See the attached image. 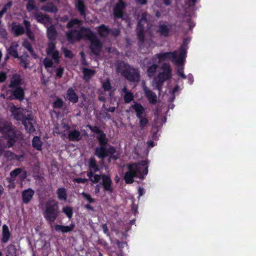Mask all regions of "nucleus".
Segmentation results:
<instances>
[{"mask_svg": "<svg viewBox=\"0 0 256 256\" xmlns=\"http://www.w3.org/2000/svg\"><path fill=\"white\" fill-rule=\"evenodd\" d=\"M66 34L67 40L70 43H74L76 40H80L82 38L89 40L90 42V48L94 54H98L102 50V44L100 40L88 27L82 26L79 30L72 28L66 32Z\"/></svg>", "mask_w": 256, "mask_h": 256, "instance_id": "nucleus-1", "label": "nucleus"}, {"mask_svg": "<svg viewBox=\"0 0 256 256\" xmlns=\"http://www.w3.org/2000/svg\"><path fill=\"white\" fill-rule=\"evenodd\" d=\"M148 161L141 160L138 162L130 163L127 164L128 170L124 176L126 184H131L134 182V178L144 180L148 172Z\"/></svg>", "mask_w": 256, "mask_h": 256, "instance_id": "nucleus-2", "label": "nucleus"}, {"mask_svg": "<svg viewBox=\"0 0 256 256\" xmlns=\"http://www.w3.org/2000/svg\"><path fill=\"white\" fill-rule=\"evenodd\" d=\"M0 133L7 140L8 148L12 147L18 140L17 131L12 123L4 118H0Z\"/></svg>", "mask_w": 256, "mask_h": 256, "instance_id": "nucleus-3", "label": "nucleus"}, {"mask_svg": "<svg viewBox=\"0 0 256 256\" xmlns=\"http://www.w3.org/2000/svg\"><path fill=\"white\" fill-rule=\"evenodd\" d=\"M96 138L100 146L98 147H96L94 150V154L96 156L100 158L104 159L108 156L110 154H116V150L113 146H109L108 148H106L108 140L106 138V133L103 132L102 134L98 136Z\"/></svg>", "mask_w": 256, "mask_h": 256, "instance_id": "nucleus-4", "label": "nucleus"}, {"mask_svg": "<svg viewBox=\"0 0 256 256\" xmlns=\"http://www.w3.org/2000/svg\"><path fill=\"white\" fill-rule=\"evenodd\" d=\"M162 72L154 77L153 80V86L155 90H158L160 92L164 82L172 77V68L170 65L162 64Z\"/></svg>", "mask_w": 256, "mask_h": 256, "instance_id": "nucleus-5", "label": "nucleus"}, {"mask_svg": "<svg viewBox=\"0 0 256 256\" xmlns=\"http://www.w3.org/2000/svg\"><path fill=\"white\" fill-rule=\"evenodd\" d=\"M59 214L58 204L54 200H50L45 203V210L43 216L48 224H52Z\"/></svg>", "mask_w": 256, "mask_h": 256, "instance_id": "nucleus-6", "label": "nucleus"}, {"mask_svg": "<svg viewBox=\"0 0 256 256\" xmlns=\"http://www.w3.org/2000/svg\"><path fill=\"white\" fill-rule=\"evenodd\" d=\"M117 72L126 79L132 82H138L140 78V74L138 69L130 68V65L118 64Z\"/></svg>", "mask_w": 256, "mask_h": 256, "instance_id": "nucleus-7", "label": "nucleus"}, {"mask_svg": "<svg viewBox=\"0 0 256 256\" xmlns=\"http://www.w3.org/2000/svg\"><path fill=\"white\" fill-rule=\"evenodd\" d=\"M89 170L86 172V176L89 180L94 184H98L102 178V175L95 174L96 172L100 171L99 166L94 156H91L89 158L88 163Z\"/></svg>", "mask_w": 256, "mask_h": 256, "instance_id": "nucleus-8", "label": "nucleus"}, {"mask_svg": "<svg viewBox=\"0 0 256 256\" xmlns=\"http://www.w3.org/2000/svg\"><path fill=\"white\" fill-rule=\"evenodd\" d=\"M176 52H164V53L156 54L152 57V62L148 64H160L166 60H171L176 64Z\"/></svg>", "mask_w": 256, "mask_h": 256, "instance_id": "nucleus-9", "label": "nucleus"}, {"mask_svg": "<svg viewBox=\"0 0 256 256\" xmlns=\"http://www.w3.org/2000/svg\"><path fill=\"white\" fill-rule=\"evenodd\" d=\"M148 16V14L147 12H143L141 14V18L139 20L138 22L136 25V36L139 42L140 43H144L145 38V32H144V24L148 22V20L147 19V17Z\"/></svg>", "mask_w": 256, "mask_h": 256, "instance_id": "nucleus-10", "label": "nucleus"}, {"mask_svg": "<svg viewBox=\"0 0 256 256\" xmlns=\"http://www.w3.org/2000/svg\"><path fill=\"white\" fill-rule=\"evenodd\" d=\"M188 42L189 40H188V38H185L178 50H175V52H176V64H182L185 62L187 56V49Z\"/></svg>", "mask_w": 256, "mask_h": 256, "instance_id": "nucleus-11", "label": "nucleus"}, {"mask_svg": "<svg viewBox=\"0 0 256 256\" xmlns=\"http://www.w3.org/2000/svg\"><path fill=\"white\" fill-rule=\"evenodd\" d=\"M6 94L9 100H18L22 102L24 98L25 92L24 88L19 86L14 90H7Z\"/></svg>", "mask_w": 256, "mask_h": 256, "instance_id": "nucleus-12", "label": "nucleus"}, {"mask_svg": "<svg viewBox=\"0 0 256 256\" xmlns=\"http://www.w3.org/2000/svg\"><path fill=\"white\" fill-rule=\"evenodd\" d=\"M35 122L36 120L34 119V116L32 111L26 110L24 126L27 132L28 133H32V132L36 131V130L34 125Z\"/></svg>", "mask_w": 256, "mask_h": 256, "instance_id": "nucleus-13", "label": "nucleus"}, {"mask_svg": "<svg viewBox=\"0 0 256 256\" xmlns=\"http://www.w3.org/2000/svg\"><path fill=\"white\" fill-rule=\"evenodd\" d=\"M10 112L13 118L16 120H20L23 125H24V120L26 114V109L18 108L16 106H13L10 108Z\"/></svg>", "mask_w": 256, "mask_h": 256, "instance_id": "nucleus-14", "label": "nucleus"}, {"mask_svg": "<svg viewBox=\"0 0 256 256\" xmlns=\"http://www.w3.org/2000/svg\"><path fill=\"white\" fill-rule=\"evenodd\" d=\"M126 8V4L123 0H118L113 9L115 18H123L124 11Z\"/></svg>", "mask_w": 256, "mask_h": 256, "instance_id": "nucleus-15", "label": "nucleus"}, {"mask_svg": "<svg viewBox=\"0 0 256 256\" xmlns=\"http://www.w3.org/2000/svg\"><path fill=\"white\" fill-rule=\"evenodd\" d=\"M130 109H133L134 110L136 117L140 120L142 116H146L145 108L140 102H134L133 104L130 106Z\"/></svg>", "mask_w": 256, "mask_h": 256, "instance_id": "nucleus-16", "label": "nucleus"}, {"mask_svg": "<svg viewBox=\"0 0 256 256\" xmlns=\"http://www.w3.org/2000/svg\"><path fill=\"white\" fill-rule=\"evenodd\" d=\"M101 179L102 180L101 184L102 185L104 190L106 192L112 193L113 192L112 181L110 176L106 175V174H102Z\"/></svg>", "mask_w": 256, "mask_h": 256, "instance_id": "nucleus-17", "label": "nucleus"}, {"mask_svg": "<svg viewBox=\"0 0 256 256\" xmlns=\"http://www.w3.org/2000/svg\"><path fill=\"white\" fill-rule=\"evenodd\" d=\"M35 192L32 188H28L22 192V202L28 204L32 200Z\"/></svg>", "mask_w": 256, "mask_h": 256, "instance_id": "nucleus-18", "label": "nucleus"}, {"mask_svg": "<svg viewBox=\"0 0 256 256\" xmlns=\"http://www.w3.org/2000/svg\"><path fill=\"white\" fill-rule=\"evenodd\" d=\"M143 90L145 96L147 98L148 102L152 104H156L157 102V96L154 92L149 90L148 87L144 86Z\"/></svg>", "mask_w": 256, "mask_h": 256, "instance_id": "nucleus-19", "label": "nucleus"}, {"mask_svg": "<svg viewBox=\"0 0 256 256\" xmlns=\"http://www.w3.org/2000/svg\"><path fill=\"white\" fill-rule=\"evenodd\" d=\"M22 78L20 74H14L10 78V81L8 84L10 89H14L18 86H21L22 84Z\"/></svg>", "mask_w": 256, "mask_h": 256, "instance_id": "nucleus-20", "label": "nucleus"}, {"mask_svg": "<svg viewBox=\"0 0 256 256\" xmlns=\"http://www.w3.org/2000/svg\"><path fill=\"white\" fill-rule=\"evenodd\" d=\"M12 32L16 36H20L25 33V29L22 25L16 22H12Z\"/></svg>", "mask_w": 256, "mask_h": 256, "instance_id": "nucleus-21", "label": "nucleus"}, {"mask_svg": "<svg viewBox=\"0 0 256 256\" xmlns=\"http://www.w3.org/2000/svg\"><path fill=\"white\" fill-rule=\"evenodd\" d=\"M171 26L172 24H168V25L166 24H160L158 26L157 32L160 36L168 38V36H170Z\"/></svg>", "mask_w": 256, "mask_h": 256, "instance_id": "nucleus-22", "label": "nucleus"}, {"mask_svg": "<svg viewBox=\"0 0 256 256\" xmlns=\"http://www.w3.org/2000/svg\"><path fill=\"white\" fill-rule=\"evenodd\" d=\"M34 18L40 24H46L52 22V20L48 14H42V12H36Z\"/></svg>", "mask_w": 256, "mask_h": 256, "instance_id": "nucleus-23", "label": "nucleus"}, {"mask_svg": "<svg viewBox=\"0 0 256 256\" xmlns=\"http://www.w3.org/2000/svg\"><path fill=\"white\" fill-rule=\"evenodd\" d=\"M66 97L70 102L76 103L78 101V96L72 87H70L67 90Z\"/></svg>", "mask_w": 256, "mask_h": 256, "instance_id": "nucleus-24", "label": "nucleus"}, {"mask_svg": "<svg viewBox=\"0 0 256 256\" xmlns=\"http://www.w3.org/2000/svg\"><path fill=\"white\" fill-rule=\"evenodd\" d=\"M46 36L49 41H55L58 36V32L54 25L51 24L47 28Z\"/></svg>", "mask_w": 256, "mask_h": 256, "instance_id": "nucleus-25", "label": "nucleus"}, {"mask_svg": "<svg viewBox=\"0 0 256 256\" xmlns=\"http://www.w3.org/2000/svg\"><path fill=\"white\" fill-rule=\"evenodd\" d=\"M22 171V168H18L10 171V176L6 178V180L9 184H15L16 178L18 174H20Z\"/></svg>", "mask_w": 256, "mask_h": 256, "instance_id": "nucleus-26", "label": "nucleus"}, {"mask_svg": "<svg viewBox=\"0 0 256 256\" xmlns=\"http://www.w3.org/2000/svg\"><path fill=\"white\" fill-rule=\"evenodd\" d=\"M74 6L80 12V14L84 17H86V9L84 0H76Z\"/></svg>", "mask_w": 256, "mask_h": 256, "instance_id": "nucleus-27", "label": "nucleus"}, {"mask_svg": "<svg viewBox=\"0 0 256 256\" xmlns=\"http://www.w3.org/2000/svg\"><path fill=\"white\" fill-rule=\"evenodd\" d=\"M75 224L72 223L68 226H64V225L56 224L54 229L57 232H62V233H67V232H72L74 228Z\"/></svg>", "mask_w": 256, "mask_h": 256, "instance_id": "nucleus-28", "label": "nucleus"}, {"mask_svg": "<svg viewBox=\"0 0 256 256\" xmlns=\"http://www.w3.org/2000/svg\"><path fill=\"white\" fill-rule=\"evenodd\" d=\"M24 24L25 26V32L28 37L32 40H35V36L31 30V25L28 20H24Z\"/></svg>", "mask_w": 256, "mask_h": 256, "instance_id": "nucleus-29", "label": "nucleus"}, {"mask_svg": "<svg viewBox=\"0 0 256 256\" xmlns=\"http://www.w3.org/2000/svg\"><path fill=\"white\" fill-rule=\"evenodd\" d=\"M111 32V30L105 24L100 25L98 28V32L102 38H106Z\"/></svg>", "mask_w": 256, "mask_h": 256, "instance_id": "nucleus-30", "label": "nucleus"}, {"mask_svg": "<svg viewBox=\"0 0 256 256\" xmlns=\"http://www.w3.org/2000/svg\"><path fill=\"white\" fill-rule=\"evenodd\" d=\"M68 138L70 141H80L82 138L80 132L78 130H71L68 132Z\"/></svg>", "mask_w": 256, "mask_h": 256, "instance_id": "nucleus-31", "label": "nucleus"}, {"mask_svg": "<svg viewBox=\"0 0 256 256\" xmlns=\"http://www.w3.org/2000/svg\"><path fill=\"white\" fill-rule=\"evenodd\" d=\"M11 236V233L6 224H4L2 226V242L3 243H6L9 240Z\"/></svg>", "mask_w": 256, "mask_h": 256, "instance_id": "nucleus-32", "label": "nucleus"}, {"mask_svg": "<svg viewBox=\"0 0 256 256\" xmlns=\"http://www.w3.org/2000/svg\"><path fill=\"white\" fill-rule=\"evenodd\" d=\"M82 72L84 74L83 79L85 81H89L96 72L94 70L89 69V68H82Z\"/></svg>", "mask_w": 256, "mask_h": 256, "instance_id": "nucleus-33", "label": "nucleus"}, {"mask_svg": "<svg viewBox=\"0 0 256 256\" xmlns=\"http://www.w3.org/2000/svg\"><path fill=\"white\" fill-rule=\"evenodd\" d=\"M42 10L48 12L56 13L58 12L56 6L53 2L46 3V4L42 6Z\"/></svg>", "mask_w": 256, "mask_h": 256, "instance_id": "nucleus-34", "label": "nucleus"}, {"mask_svg": "<svg viewBox=\"0 0 256 256\" xmlns=\"http://www.w3.org/2000/svg\"><path fill=\"white\" fill-rule=\"evenodd\" d=\"M56 194L58 200H64V201L66 200L68 194L66 189L64 187L58 188L56 190Z\"/></svg>", "mask_w": 256, "mask_h": 256, "instance_id": "nucleus-35", "label": "nucleus"}, {"mask_svg": "<svg viewBox=\"0 0 256 256\" xmlns=\"http://www.w3.org/2000/svg\"><path fill=\"white\" fill-rule=\"evenodd\" d=\"M42 142L38 136H34L32 140V146L38 150H41Z\"/></svg>", "mask_w": 256, "mask_h": 256, "instance_id": "nucleus-36", "label": "nucleus"}, {"mask_svg": "<svg viewBox=\"0 0 256 256\" xmlns=\"http://www.w3.org/2000/svg\"><path fill=\"white\" fill-rule=\"evenodd\" d=\"M65 105L63 100L60 98H56L54 101L52 103V106L54 109H62Z\"/></svg>", "mask_w": 256, "mask_h": 256, "instance_id": "nucleus-37", "label": "nucleus"}, {"mask_svg": "<svg viewBox=\"0 0 256 256\" xmlns=\"http://www.w3.org/2000/svg\"><path fill=\"white\" fill-rule=\"evenodd\" d=\"M18 45H14V44H12L10 46L7 50V54L12 56L14 58H18V52L16 48Z\"/></svg>", "mask_w": 256, "mask_h": 256, "instance_id": "nucleus-38", "label": "nucleus"}, {"mask_svg": "<svg viewBox=\"0 0 256 256\" xmlns=\"http://www.w3.org/2000/svg\"><path fill=\"white\" fill-rule=\"evenodd\" d=\"M82 24V20H80L78 18H72L69 20L66 25L67 28H72L75 25L80 26Z\"/></svg>", "mask_w": 256, "mask_h": 256, "instance_id": "nucleus-39", "label": "nucleus"}, {"mask_svg": "<svg viewBox=\"0 0 256 256\" xmlns=\"http://www.w3.org/2000/svg\"><path fill=\"white\" fill-rule=\"evenodd\" d=\"M134 94L132 92L128 90L126 94L124 96V103H130L134 100Z\"/></svg>", "mask_w": 256, "mask_h": 256, "instance_id": "nucleus-40", "label": "nucleus"}, {"mask_svg": "<svg viewBox=\"0 0 256 256\" xmlns=\"http://www.w3.org/2000/svg\"><path fill=\"white\" fill-rule=\"evenodd\" d=\"M22 46H24V48H26L27 50L32 55V54H34V48H32V44L30 42H29L28 40H24L22 44Z\"/></svg>", "mask_w": 256, "mask_h": 256, "instance_id": "nucleus-41", "label": "nucleus"}, {"mask_svg": "<svg viewBox=\"0 0 256 256\" xmlns=\"http://www.w3.org/2000/svg\"><path fill=\"white\" fill-rule=\"evenodd\" d=\"M62 212L65 214L68 218H71L73 216V208L70 206H66L62 208Z\"/></svg>", "mask_w": 256, "mask_h": 256, "instance_id": "nucleus-42", "label": "nucleus"}, {"mask_svg": "<svg viewBox=\"0 0 256 256\" xmlns=\"http://www.w3.org/2000/svg\"><path fill=\"white\" fill-rule=\"evenodd\" d=\"M149 123V120L146 118V116H142L139 122V126L141 130H143L144 127L146 126Z\"/></svg>", "mask_w": 256, "mask_h": 256, "instance_id": "nucleus-43", "label": "nucleus"}, {"mask_svg": "<svg viewBox=\"0 0 256 256\" xmlns=\"http://www.w3.org/2000/svg\"><path fill=\"white\" fill-rule=\"evenodd\" d=\"M158 67V64H152L148 66V76H154Z\"/></svg>", "mask_w": 256, "mask_h": 256, "instance_id": "nucleus-44", "label": "nucleus"}, {"mask_svg": "<svg viewBox=\"0 0 256 256\" xmlns=\"http://www.w3.org/2000/svg\"><path fill=\"white\" fill-rule=\"evenodd\" d=\"M87 126L92 132L94 133L98 134H102L104 133V131L102 130H100V128L98 126H92L91 124H88Z\"/></svg>", "mask_w": 256, "mask_h": 256, "instance_id": "nucleus-45", "label": "nucleus"}, {"mask_svg": "<svg viewBox=\"0 0 256 256\" xmlns=\"http://www.w3.org/2000/svg\"><path fill=\"white\" fill-rule=\"evenodd\" d=\"M55 49L56 44L54 42V41H50V42H48V46L47 50L48 54L52 55Z\"/></svg>", "mask_w": 256, "mask_h": 256, "instance_id": "nucleus-46", "label": "nucleus"}, {"mask_svg": "<svg viewBox=\"0 0 256 256\" xmlns=\"http://www.w3.org/2000/svg\"><path fill=\"white\" fill-rule=\"evenodd\" d=\"M27 10L30 12L36 9L35 6V1L34 0H28V2L26 5Z\"/></svg>", "mask_w": 256, "mask_h": 256, "instance_id": "nucleus-47", "label": "nucleus"}, {"mask_svg": "<svg viewBox=\"0 0 256 256\" xmlns=\"http://www.w3.org/2000/svg\"><path fill=\"white\" fill-rule=\"evenodd\" d=\"M102 86L105 92H108L112 89L110 82L108 78L105 82H103Z\"/></svg>", "mask_w": 256, "mask_h": 256, "instance_id": "nucleus-48", "label": "nucleus"}, {"mask_svg": "<svg viewBox=\"0 0 256 256\" xmlns=\"http://www.w3.org/2000/svg\"><path fill=\"white\" fill-rule=\"evenodd\" d=\"M7 250L8 253L10 254V255H14V254H16V246L10 244L8 246Z\"/></svg>", "mask_w": 256, "mask_h": 256, "instance_id": "nucleus-49", "label": "nucleus"}, {"mask_svg": "<svg viewBox=\"0 0 256 256\" xmlns=\"http://www.w3.org/2000/svg\"><path fill=\"white\" fill-rule=\"evenodd\" d=\"M52 58L54 60L56 63H58L60 60V55L58 50H54V52L51 55Z\"/></svg>", "mask_w": 256, "mask_h": 256, "instance_id": "nucleus-50", "label": "nucleus"}, {"mask_svg": "<svg viewBox=\"0 0 256 256\" xmlns=\"http://www.w3.org/2000/svg\"><path fill=\"white\" fill-rule=\"evenodd\" d=\"M82 196L88 202L94 203L95 202V200L94 199L90 194H86V193H82Z\"/></svg>", "mask_w": 256, "mask_h": 256, "instance_id": "nucleus-51", "label": "nucleus"}, {"mask_svg": "<svg viewBox=\"0 0 256 256\" xmlns=\"http://www.w3.org/2000/svg\"><path fill=\"white\" fill-rule=\"evenodd\" d=\"M178 74L182 78V79H186V76L184 72V65H180L178 70Z\"/></svg>", "mask_w": 256, "mask_h": 256, "instance_id": "nucleus-52", "label": "nucleus"}, {"mask_svg": "<svg viewBox=\"0 0 256 256\" xmlns=\"http://www.w3.org/2000/svg\"><path fill=\"white\" fill-rule=\"evenodd\" d=\"M12 4V1H9L7 3H6V4L4 5V7L2 8L3 14H4L5 12H6L8 10L10 9V8H11Z\"/></svg>", "mask_w": 256, "mask_h": 256, "instance_id": "nucleus-53", "label": "nucleus"}, {"mask_svg": "<svg viewBox=\"0 0 256 256\" xmlns=\"http://www.w3.org/2000/svg\"><path fill=\"white\" fill-rule=\"evenodd\" d=\"M63 53L65 57L72 58L73 56V54L72 50H69V49L66 48H65L63 49Z\"/></svg>", "mask_w": 256, "mask_h": 256, "instance_id": "nucleus-54", "label": "nucleus"}, {"mask_svg": "<svg viewBox=\"0 0 256 256\" xmlns=\"http://www.w3.org/2000/svg\"><path fill=\"white\" fill-rule=\"evenodd\" d=\"M0 36L2 38H6L8 36V32L6 28L1 26L0 25Z\"/></svg>", "mask_w": 256, "mask_h": 256, "instance_id": "nucleus-55", "label": "nucleus"}, {"mask_svg": "<svg viewBox=\"0 0 256 256\" xmlns=\"http://www.w3.org/2000/svg\"><path fill=\"white\" fill-rule=\"evenodd\" d=\"M102 228L104 232L107 236H110V233L109 232L108 228V225L106 224H102Z\"/></svg>", "mask_w": 256, "mask_h": 256, "instance_id": "nucleus-56", "label": "nucleus"}, {"mask_svg": "<svg viewBox=\"0 0 256 256\" xmlns=\"http://www.w3.org/2000/svg\"><path fill=\"white\" fill-rule=\"evenodd\" d=\"M64 69L63 68H58L56 70V76L57 78H62L64 74Z\"/></svg>", "mask_w": 256, "mask_h": 256, "instance_id": "nucleus-57", "label": "nucleus"}, {"mask_svg": "<svg viewBox=\"0 0 256 256\" xmlns=\"http://www.w3.org/2000/svg\"><path fill=\"white\" fill-rule=\"evenodd\" d=\"M88 181L87 178H76L74 179V182L78 184H86Z\"/></svg>", "mask_w": 256, "mask_h": 256, "instance_id": "nucleus-58", "label": "nucleus"}, {"mask_svg": "<svg viewBox=\"0 0 256 256\" xmlns=\"http://www.w3.org/2000/svg\"><path fill=\"white\" fill-rule=\"evenodd\" d=\"M14 154L12 153L10 150H6L4 152V156L7 158H13Z\"/></svg>", "mask_w": 256, "mask_h": 256, "instance_id": "nucleus-59", "label": "nucleus"}, {"mask_svg": "<svg viewBox=\"0 0 256 256\" xmlns=\"http://www.w3.org/2000/svg\"><path fill=\"white\" fill-rule=\"evenodd\" d=\"M7 78L6 73L4 72H0V82H3L6 81Z\"/></svg>", "mask_w": 256, "mask_h": 256, "instance_id": "nucleus-60", "label": "nucleus"}, {"mask_svg": "<svg viewBox=\"0 0 256 256\" xmlns=\"http://www.w3.org/2000/svg\"><path fill=\"white\" fill-rule=\"evenodd\" d=\"M196 3V0H187L186 4L188 6H194Z\"/></svg>", "mask_w": 256, "mask_h": 256, "instance_id": "nucleus-61", "label": "nucleus"}, {"mask_svg": "<svg viewBox=\"0 0 256 256\" xmlns=\"http://www.w3.org/2000/svg\"><path fill=\"white\" fill-rule=\"evenodd\" d=\"M188 82L190 84H192L194 82V76L192 74H189L188 76Z\"/></svg>", "mask_w": 256, "mask_h": 256, "instance_id": "nucleus-62", "label": "nucleus"}, {"mask_svg": "<svg viewBox=\"0 0 256 256\" xmlns=\"http://www.w3.org/2000/svg\"><path fill=\"white\" fill-rule=\"evenodd\" d=\"M188 23L189 26V28L190 29L192 28L195 26V24L194 22H192V18H188Z\"/></svg>", "mask_w": 256, "mask_h": 256, "instance_id": "nucleus-63", "label": "nucleus"}, {"mask_svg": "<svg viewBox=\"0 0 256 256\" xmlns=\"http://www.w3.org/2000/svg\"><path fill=\"white\" fill-rule=\"evenodd\" d=\"M20 178L22 179V180H23L25 179V178H26V177H27V174H26V171H24L22 173V174H20Z\"/></svg>", "mask_w": 256, "mask_h": 256, "instance_id": "nucleus-64", "label": "nucleus"}]
</instances>
